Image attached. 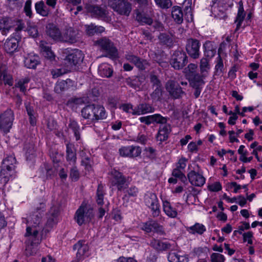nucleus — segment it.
Listing matches in <instances>:
<instances>
[{
    "label": "nucleus",
    "instance_id": "49530a36",
    "mask_svg": "<svg viewBox=\"0 0 262 262\" xmlns=\"http://www.w3.org/2000/svg\"><path fill=\"white\" fill-rule=\"evenodd\" d=\"M122 191L124 193V196L127 198L136 197L139 193V189L135 186H131Z\"/></svg>",
    "mask_w": 262,
    "mask_h": 262
},
{
    "label": "nucleus",
    "instance_id": "bf43d9fd",
    "mask_svg": "<svg viewBox=\"0 0 262 262\" xmlns=\"http://www.w3.org/2000/svg\"><path fill=\"white\" fill-rule=\"evenodd\" d=\"M162 95L161 86L156 87L154 91L151 94V98L155 101L160 100Z\"/></svg>",
    "mask_w": 262,
    "mask_h": 262
},
{
    "label": "nucleus",
    "instance_id": "2f4dec72",
    "mask_svg": "<svg viewBox=\"0 0 262 262\" xmlns=\"http://www.w3.org/2000/svg\"><path fill=\"white\" fill-rule=\"evenodd\" d=\"M18 47V41L15 38L7 39L4 46L5 50L8 53L15 52Z\"/></svg>",
    "mask_w": 262,
    "mask_h": 262
},
{
    "label": "nucleus",
    "instance_id": "e433bc0d",
    "mask_svg": "<svg viewBox=\"0 0 262 262\" xmlns=\"http://www.w3.org/2000/svg\"><path fill=\"white\" fill-rule=\"evenodd\" d=\"M98 73L102 77H110L112 75L113 70L109 64L103 63L99 66Z\"/></svg>",
    "mask_w": 262,
    "mask_h": 262
},
{
    "label": "nucleus",
    "instance_id": "de8ad7c7",
    "mask_svg": "<svg viewBox=\"0 0 262 262\" xmlns=\"http://www.w3.org/2000/svg\"><path fill=\"white\" fill-rule=\"evenodd\" d=\"M142 78L136 77L133 79L129 78L127 80V84L135 89H140L142 83Z\"/></svg>",
    "mask_w": 262,
    "mask_h": 262
},
{
    "label": "nucleus",
    "instance_id": "2eb2a0df",
    "mask_svg": "<svg viewBox=\"0 0 262 262\" xmlns=\"http://www.w3.org/2000/svg\"><path fill=\"white\" fill-rule=\"evenodd\" d=\"M173 242L152 239L150 241V246L158 252H163L173 249Z\"/></svg>",
    "mask_w": 262,
    "mask_h": 262
},
{
    "label": "nucleus",
    "instance_id": "0eeeda50",
    "mask_svg": "<svg viewBox=\"0 0 262 262\" xmlns=\"http://www.w3.org/2000/svg\"><path fill=\"white\" fill-rule=\"evenodd\" d=\"M108 5L120 15L128 16L132 10V5L127 0H109Z\"/></svg>",
    "mask_w": 262,
    "mask_h": 262
},
{
    "label": "nucleus",
    "instance_id": "603ef678",
    "mask_svg": "<svg viewBox=\"0 0 262 262\" xmlns=\"http://www.w3.org/2000/svg\"><path fill=\"white\" fill-rule=\"evenodd\" d=\"M156 5L163 9H167L172 6L171 0H154Z\"/></svg>",
    "mask_w": 262,
    "mask_h": 262
},
{
    "label": "nucleus",
    "instance_id": "4468645a",
    "mask_svg": "<svg viewBox=\"0 0 262 262\" xmlns=\"http://www.w3.org/2000/svg\"><path fill=\"white\" fill-rule=\"evenodd\" d=\"M189 182L194 186L201 187L205 183V178L200 170H192L187 174Z\"/></svg>",
    "mask_w": 262,
    "mask_h": 262
},
{
    "label": "nucleus",
    "instance_id": "aec40b11",
    "mask_svg": "<svg viewBox=\"0 0 262 262\" xmlns=\"http://www.w3.org/2000/svg\"><path fill=\"white\" fill-rule=\"evenodd\" d=\"M48 36L55 41H61L62 33L59 29L53 24H49L46 27Z\"/></svg>",
    "mask_w": 262,
    "mask_h": 262
},
{
    "label": "nucleus",
    "instance_id": "423d86ee",
    "mask_svg": "<svg viewBox=\"0 0 262 262\" xmlns=\"http://www.w3.org/2000/svg\"><path fill=\"white\" fill-rule=\"evenodd\" d=\"M84 55L79 50H74L69 54L64 60V64L70 71L75 70L77 66L80 64L83 60Z\"/></svg>",
    "mask_w": 262,
    "mask_h": 262
},
{
    "label": "nucleus",
    "instance_id": "a878e982",
    "mask_svg": "<svg viewBox=\"0 0 262 262\" xmlns=\"http://www.w3.org/2000/svg\"><path fill=\"white\" fill-rule=\"evenodd\" d=\"M134 2L139 5V9L143 12L152 14L154 12L153 4L151 0H134Z\"/></svg>",
    "mask_w": 262,
    "mask_h": 262
},
{
    "label": "nucleus",
    "instance_id": "09e8293b",
    "mask_svg": "<svg viewBox=\"0 0 262 262\" xmlns=\"http://www.w3.org/2000/svg\"><path fill=\"white\" fill-rule=\"evenodd\" d=\"M74 248H77V254L80 256H88L89 247L87 245H81L79 242L74 245Z\"/></svg>",
    "mask_w": 262,
    "mask_h": 262
},
{
    "label": "nucleus",
    "instance_id": "a19ab883",
    "mask_svg": "<svg viewBox=\"0 0 262 262\" xmlns=\"http://www.w3.org/2000/svg\"><path fill=\"white\" fill-rule=\"evenodd\" d=\"M245 15L246 13L244 11L243 3L242 2H239L238 12L235 20V23H237V28H239L241 26V24L245 18Z\"/></svg>",
    "mask_w": 262,
    "mask_h": 262
},
{
    "label": "nucleus",
    "instance_id": "6ab92c4d",
    "mask_svg": "<svg viewBox=\"0 0 262 262\" xmlns=\"http://www.w3.org/2000/svg\"><path fill=\"white\" fill-rule=\"evenodd\" d=\"M78 33L73 28L70 27L66 29L62 34L61 41L74 43L77 41Z\"/></svg>",
    "mask_w": 262,
    "mask_h": 262
},
{
    "label": "nucleus",
    "instance_id": "69168bd1",
    "mask_svg": "<svg viewBox=\"0 0 262 262\" xmlns=\"http://www.w3.org/2000/svg\"><path fill=\"white\" fill-rule=\"evenodd\" d=\"M211 262H224L225 257L223 255L213 253L210 256Z\"/></svg>",
    "mask_w": 262,
    "mask_h": 262
},
{
    "label": "nucleus",
    "instance_id": "37998d69",
    "mask_svg": "<svg viewBox=\"0 0 262 262\" xmlns=\"http://www.w3.org/2000/svg\"><path fill=\"white\" fill-rule=\"evenodd\" d=\"M25 148L26 149V156L27 160H31L36 156L33 144L31 143L26 145Z\"/></svg>",
    "mask_w": 262,
    "mask_h": 262
},
{
    "label": "nucleus",
    "instance_id": "20e7f679",
    "mask_svg": "<svg viewBox=\"0 0 262 262\" xmlns=\"http://www.w3.org/2000/svg\"><path fill=\"white\" fill-rule=\"evenodd\" d=\"M93 216V209L83 203L75 213V220L77 223L81 226L90 222Z\"/></svg>",
    "mask_w": 262,
    "mask_h": 262
},
{
    "label": "nucleus",
    "instance_id": "4c0bfd02",
    "mask_svg": "<svg viewBox=\"0 0 262 262\" xmlns=\"http://www.w3.org/2000/svg\"><path fill=\"white\" fill-rule=\"evenodd\" d=\"M94 110L95 117L96 118V121L104 119L106 118L107 115L103 106L94 105Z\"/></svg>",
    "mask_w": 262,
    "mask_h": 262
},
{
    "label": "nucleus",
    "instance_id": "f3484780",
    "mask_svg": "<svg viewBox=\"0 0 262 262\" xmlns=\"http://www.w3.org/2000/svg\"><path fill=\"white\" fill-rule=\"evenodd\" d=\"M165 88L170 96L175 99L179 98L184 93L178 83L173 80L168 81Z\"/></svg>",
    "mask_w": 262,
    "mask_h": 262
},
{
    "label": "nucleus",
    "instance_id": "5701e85b",
    "mask_svg": "<svg viewBox=\"0 0 262 262\" xmlns=\"http://www.w3.org/2000/svg\"><path fill=\"white\" fill-rule=\"evenodd\" d=\"M125 57L128 61L133 63L140 70H144L148 64L146 60L141 59L139 57L132 53H128Z\"/></svg>",
    "mask_w": 262,
    "mask_h": 262
},
{
    "label": "nucleus",
    "instance_id": "ea45409f",
    "mask_svg": "<svg viewBox=\"0 0 262 262\" xmlns=\"http://www.w3.org/2000/svg\"><path fill=\"white\" fill-rule=\"evenodd\" d=\"M187 231L189 233L195 234H202L206 231V227L203 224L195 223L194 225L187 228Z\"/></svg>",
    "mask_w": 262,
    "mask_h": 262
},
{
    "label": "nucleus",
    "instance_id": "7c9ffc66",
    "mask_svg": "<svg viewBox=\"0 0 262 262\" xmlns=\"http://www.w3.org/2000/svg\"><path fill=\"white\" fill-rule=\"evenodd\" d=\"M66 158L71 164H75L76 161V154L74 146L72 144L67 143L66 145Z\"/></svg>",
    "mask_w": 262,
    "mask_h": 262
},
{
    "label": "nucleus",
    "instance_id": "3c124183",
    "mask_svg": "<svg viewBox=\"0 0 262 262\" xmlns=\"http://www.w3.org/2000/svg\"><path fill=\"white\" fill-rule=\"evenodd\" d=\"M30 79L28 77L20 79L16 84L15 86L18 88L21 92L25 93L26 91L27 84L29 82Z\"/></svg>",
    "mask_w": 262,
    "mask_h": 262
},
{
    "label": "nucleus",
    "instance_id": "ddd939ff",
    "mask_svg": "<svg viewBox=\"0 0 262 262\" xmlns=\"http://www.w3.org/2000/svg\"><path fill=\"white\" fill-rule=\"evenodd\" d=\"M97 44L110 57L115 58L117 56V50L109 39L106 38L100 39L97 41Z\"/></svg>",
    "mask_w": 262,
    "mask_h": 262
},
{
    "label": "nucleus",
    "instance_id": "b1692460",
    "mask_svg": "<svg viewBox=\"0 0 262 262\" xmlns=\"http://www.w3.org/2000/svg\"><path fill=\"white\" fill-rule=\"evenodd\" d=\"M88 12L92 16L98 18H104L106 16V10L98 6L88 5L86 6Z\"/></svg>",
    "mask_w": 262,
    "mask_h": 262
},
{
    "label": "nucleus",
    "instance_id": "39448f33",
    "mask_svg": "<svg viewBox=\"0 0 262 262\" xmlns=\"http://www.w3.org/2000/svg\"><path fill=\"white\" fill-rule=\"evenodd\" d=\"M111 187L115 186L118 191H124L128 186L126 178L115 169H112L110 172Z\"/></svg>",
    "mask_w": 262,
    "mask_h": 262
},
{
    "label": "nucleus",
    "instance_id": "c85d7f7f",
    "mask_svg": "<svg viewBox=\"0 0 262 262\" xmlns=\"http://www.w3.org/2000/svg\"><path fill=\"white\" fill-rule=\"evenodd\" d=\"M154 111V108L148 104L141 103L134 108V115H141Z\"/></svg>",
    "mask_w": 262,
    "mask_h": 262
},
{
    "label": "nucleus",
    "instance_id": "6e6552de",
    "mask_svg": "<svg viewBox=\"0 0 262 262\" xmlns=\"http://www.w3.org/2000/svg\"><path fill=\"white\" fill-rule=\"evenodd\" d=\"M144 203L151 212L153 217H157L160 214V204L156 194L154 193L149 192L144 196Z\"/></svg>",
    "mask_w": 262,
    "mask_h": 262
},
{
    "label": "nucleus",
    "instance_id": "f257e3e1",
    "mask_svg": "<svg viewBox=\"0 0 262 262\" xmlns=\"http://www.w3.org/2000/svg\"><path fill=\"white\" fill-rule=\"evenodd\" d=\"M16 161L12 155L6 157L3 161L0 171V183L6 184L15 176Z\"/></svg>",
    "mask_w": 262,
    "mask_h": 262
},
{
    "label": "nucleus",
    "instance_id": "1a4fd4ad",
    "mask_svg": "<svg viewBox=\"0 0 262 262\" xmlns=\"http://www.w3.org/2000/svg\"><path fill=\"white\" fill-rule=\"evenodd\" d=\"M14 116L13 112L8 109L0 115V129L5 133L9 132L12 127Z\"/></svg>",
    "mask_w": 262,
    "mask_h": 262
},
{
    "label": "nucleus",
    "instance_id": "7ed1b4c3",
    "mask_svg": "<svg viewBox=\"0 0 262 262\" xmlns=\"http://www.w3.org/2000/svg\"><path fill=\"white\" fill-rule=\"evenodd\" d=\"M30 229L28 228L25 234L27 237L26 242V248L25 250V254L27 256H32L36 253V247L41 241L40 236L36 235V230H34L32 234L30 233Z\"/></svg>",
    "mask_w": 262,
    "mask_h": 262
},
{
    "label": "nucleus",
    "instance_id": "393cba45",
    "mask_svg": "<svg viewBox=\"0 0 262 262\" xmlns=\"http://www.w3.org/2000/svg\"><path fill=\"white\" fill-rule=\"evenodd\" d=\"M170 132V125L165 123L161 125L159 127L158 133L156 136V139L160 143L166 140L168 137V135Z\"/></svg>",
    "mask_w": 262,
    "mask_h": 262
},
{
    "label": "nucleus",
    "instance_id": "a18cd8bd",
    "mask_svg": "<svg viewBox=\"0 0 262 262\" xmlns=\"http://www.w3.org/2000/svg\"><path fill=\"white\" fill-rule=\"evenodd\" d=\"M250 147L251 149H253L251 154L255 156L258 161L261 162V158L258 156V152L262 151V146L259 145L257 142L255 141L251 144Z\"/></svg>",
    "mask_w": 262,
    "mask_h": 262
},
{
    "label": "nucleus",
    "instance_id": "a211bd4d",
    "mask_svg": "<svg viewBox=\"0 0 262 262\" xmlns=\"http://www.w3.org/2000/svg\"><path fill=\"white\" fill-rule=\"evenodd\" d=\"M58 211L59 209L57 206H52L48 214V220L45 227L42 229V230H45V232L49 231L56 223V217Z\"/></svg>",
    "mask_w": 262,
    "mask_h": 262
},
{
    "label": "nucleus",
    "instance_id": "f8f14e48",
    "mask_svg": "<svg viewBox=\"0 0 262 262\" xmlns=\"http://www.w3.org/2000/svg\"><path fill=\"white\" fill-rule=\"evenodd\" d=\"M141 151V148L139 146L134 145L122 146L119 150L120 155L121 157L130 158L139 156Z\"/></svg>",
    "mask_w": 262,
    "mask_h": 262
},
{
    "label": "nucleus",
    "instance_id": "473e14b6",
    "mask_svg": "<svg viewBox=\"0 0 262 262\" xmlns=\"http://www.w3.org/2000/svg\"><path fill=\"white\" fill-rule=\"evenodd\" d=\"M40 48L41 52L46 58L50 60L54 59L55 55L51 50V47L47 42L42 41H41Z\"/></svg>",
    "mask_w": 262,
    "mask_h": 262
},
{
    "label": "nucleus",
    "instance_id": "680f3d73",
    "mask_svg": "<svg viewBox=\"0 0 262 262\" xmlns=\"http://www.w3.org/2000/svg\"><path fill=\"white\" fill-rule=\"evenodd\" d=\"M181 259H183V257L180 256L175 252L169 253L168 256L169 262H182Z\"/></svg>",
    "mask_w": 262,
    "mask_h": 262
},
{
    "label": "nucleus",
    "instance_id": "4be33fe9",
    "mask_svg": "<svg viewBox=\"0 0 262 262\" xmlns=\"http://www.w3.org/2000/svg\"><path fill=\"white\" fill-rule=\"evenodd\" d=\"M162 202L163 211L169 217L175 218L178 215V212L171 205L170 203L165 198L161 197Z\"/></svg>",
    "mask_w": 262,
    "mask_h": 262
},
{
    "label": "nucleus",
    "instance_id": "864d4df0",
    "mask_svg": "<svg viewBox=\"0 0 262 262\" xmlns=\"http://www.w3.org/2000/svg\"><path fill=\"white\" fill-rule=\"evenodd\" d=\"M224 68V64L223 60L220 55H219L218 57L216 58V63L215 66V75H220L223 73V70Z\"/></svg>",
    "mask_w": 262,
    "mask_h": 262
},
{
    "label": "nucleus",
    "instance_id": "412c9836",
    "mask_svg": "<svg viewBox=\"0 0 262 262\" xmlns=\"http://www.w3.org/2000/svg\"><path fill=\"white\" fill-rule=\"evenodd\" d=\"M15 25V20L8 17L3 18L0 19V32L6 35Z\"/></svg>",
    "mask_w": 262,
    "mask_h": 262
},
{
    "label": "nucleus",
    "instance_id": "9b49d317",
    "mask_svg": "<svg viewBox=\"0 0 262 262\" xmlns=\"http://www.w3.org/2000/svg\"><path fill=\"white\" fill-rule=\"evenodd\" d=\"M201 43L195 39H189L186 45V51L188 55L193 59H198L200 55Z\"/></svg>",
    "mask_w": 262,
    "mask_h": 262
},
{
    "label": "nucleus",
    "instance_id": "774afa93",
    "mask_svg": "<svg viewBox=\"0 0 262 262\" xmlns=\"http://www.w3.org/2000/svg\"><path fill=\"white\" fill-rule=\"evenodd\" d=\"M83 103V101L81 98H71L68 102V105L73 107L74 105H80Z\"/></svg>",
    "mask_w": 262,
    "mask_h": 262
},
{
    "label": "nucleus",
    "instance_id": "13d9d810",
    "mask_svg": "<svg viewBox=\"0 0 262 262\" xmlns=\"http://www.w3.org/2000/svg\"><path fill=\"white\" fill-rule=\"evenodd\" d=\"M196 69V64L190 63L187 67L185 69V73L187 76L191 77L195 74Z\"/></svg>",
    "mask_w": 262,
    "mask_h": 262
},
{
    "label": "nucleus",
    "instance_id": "dca6fc26",
    "mask_svg": "<svg viewBox=\"0 0 262 262\" xmlns=\"http://www.w3.org/2000/svg\"><path fill=\"white\" fill-rule=\"evenodd\" d=\"M139 120L141 122L144 123L147 125L154 123H158L163 125L166 123L167 121L166 118L163 117L159 114L141 117L139 118Z\"/></svg>",
    "mask_w": 262,
    "mask_h": 262
},
{
    "label": "nucleus",
    "instance_id": "cd10ccee",
    "mask_svg": "<svg viewBox=\"0 0 262 262\" xmlns=\"http://www.w3.org/2000/svg\"><path fill=\"white\" fill-rule=\"evenodd\" d=\"M94 104L88 105L84 107L81 110V115L82 117L85 119H88V121L93 122L96 121L94 112Z\"/></svg>",
    "mask_w": 262,
    "mask_h": 262
},
{
    "label": "nucleus",
    "instance_id": "8fccbe9b",
    "mask_svg": "<svg viewBox=\"0 0 262 262\" xmlns=\"http://www.w3.org/2000/svg\"><path fill=\"white\" fill-rule=\"evenodd\" d=\"M104 194V191L103 186L101 185H99L96 193V201L98 205H102L103 204Z\"/></svg>",
    "mask_w": 262,
    "mask_h": 262
},
{
    "label": "nucleus",
    "instance_id": "6e6d98bb",
    "mask_svg": "<svg viewBox=\"0 0 262 262\" xmlns=\"http://www.w3.org/2000/svg\"><path fill=\"white\" fill-rule=\"evenodd\" d=\"M26 110L28 116H29V121L30 124L34 126L36 124V119L35 115V113L33 109L30 106H27Z\"/></svg>",
    "mask_w": 262,
    "mask_h": 262
},
{
    "label": "nucleus",
    "instance_id": "338daca9",
    "mask_svg": "<svg viewBox=\"0 0 262 262\" xmlns=\"http://www.w3.org/2000/svg\"><path fill=\"white\" fill-rule=\"evenodd\" d=\"M244 242H247L248 244H253V233L252 231H248L243 234Z\"/></svg>",
    "mask_w": 262,
    "mask_h": 262
},
{
    "label": "nucleus",
    "instance_id": "58836bf2",
    "mask_svg": "<svg viewBox=\"0 0 262 262\" xmlns=\"http://www.w3.org/2000/svg\"><path fill=\"white\" fill-rule=\"evenodd\" d=\"M209 59L202 58L200 60V69L201 73H203L204 76H208L210 70Z\"/></svg>",
    "mask_w": 262,
    "mask_h": 262
},
{
    "label": "nucleus",
    "instance_id": "5fc2aeb1",
    "mask_svg": "<svg viewBox=\"0 0 262 262\" xmlns=\"http://www.w3.org/2000/svg\"><path fill=\"white\" fill-rule=\"evenodd\" d=\"M69 71V69L66 67L65 68L53 69L51 71V74L53 78H56L66 73H67Z\"/></svg>",
    "mask_w": 262,
    "mask_h": 262
},
{
    "label": "nucleus",
    "instance_id": "052dcab7",
    "mask_svg": "<svg viewBox=\"0 0 262 262\" xmlns=\"http://www.w3.org/2000/svg\"><path fill=\"white\" fill-rule=\"evenodd\" d=\"M1 77L4 81L5 84L12 86L13 83V78L12 76L8 74L6 71H4L2 74Z\"/></svg>",
    "mask_w": 262,
    "mask_h": 262
},
{
    "label": "nucleus",
    "instance_id": "72a5a7b5",
    "mask_svg": "<svg viewBox=\"0 0 262 262\" xmlns=\"http://www.w3.org/2000/svg\"><path fill=\"white\" fill-rule=\"evenodd\" d=\"M136 19L142 24L151 25L152 24V19L149 16L145 15V14L151 15L149 13L143 12L142 10H137L136 12Z\"/></svg>",
    "mask_w": 262,
    "mask_h": 262
},
{
    "label": "nucleus",
    "instance_id": "9d476101",
    "mask_svg": "<svg viewBox=\"0 0 262 262\" xmlns=\"http://www.w3.org/2000/svg\"><path fill=\"white\" fill-rule=\"evenodd\" d=\"M170 64L175 69H182L187 63V57L183 51H176L170 60Z\"/></svg>",
    "mask_w": 262,
    "mask_h": 262
},
{
    "label": "nucleus",
    "instance_id": "bb28decb",
    "mask_svg": "<svg viewBox=\"0 0 262 262\" xmlns=\"http://www.w3.org/2000/svg\"><path fill=\"white\" fill-rule=\"evenodd\" d=\"M24 62L26 68L34 69L39 64V58L37 55L28 54L25 57Z\"/></svg>",
    "mask_w": 262,
    "mask_h": 262
},
{
    "label": "nucleus",
    "instance_id": "f704fd0d",
    "mask_svg": "<svg viewBox=\"0 0 262 262\" xmlns=\"http://www.w3.org/2000/svg\"><path fill=\"white\" fill-rule=\"evenodd\" d=\"M158 38L161 43L166 45L167 46L171 47L173 43V37L170 33H160L158 36Z\"/></svg>",
    "mask_w": 262,
    "mask_h": 262
},
{
    "label": "nucleus",
    "instance_id": "79ce46f5",
    "mask_svg": "<svg viewBox=\"0 0 262 262\" xmlns=\"http://www.w3.org/2000/svg\"><path fill=\"white\" fill-rule=\"evenodd\" d=\"M35 10L37 13L43 16H47L49 13V11L42 1L35 4Z\"/></svg>",
    "mask_w": 262,
    "mask_h": 262
},
{
    "label": "nucleus",
    "instance_id": "4d7b16f0",
    "mask_svg": "<svg viewBox=\"0 0 262 262\" xmlns=\"http://www.w3.org/2000/svg\"><path fill=\"white\" fill-rule=\"evenodd\" d=\"M183 171V170H180V169L176 167L172 171V176L175 178H179L181 181L185 182L186 181L187 179Z\"/></svg>",
    "mask_w": 262,
    "mask_h": 262
},
{
    "label": "nucleus",
    "instance_id": "0e129e2a",
    "mask_svg": "<svg viewBox=\"0 0 262 262\" xmlns=\"http://www.w3.org/2000/svg\"><path fill=\"white\" fill-rule=\"evenodd\" d=\"M67 85V82L64 80L58 82L55 86V91L57 93H61L66 89Z\"/></svg>",
    "mask_w": 262,
    "mask_h": 262
},
{
    "label": "nucleus",
    "instance_id": "e2e57ef3",
    "mask_svg": "<svg viewBox=\"0 0 262 262\" xmlns=\"http://www.w3.org/2000/svg\"><path fill=\"white\" fill-rule=\"evenodd\" d=\"M147 139L146 136L142 134L139 133L137 136L134 137L132 141L140 143L141 144H145Z\"/></svg>",
    "mask_w": 262,
    "mask_h": 262
},
{
    "label": "nucleus",
    "instance_id": "c9c22d12",
    "mask_svg": "<svg viewBox=\"0 0 262 262\" xmlns=\"http://www.w3.org/2000/svg\"><path fill=\"white\" fill-rule=\"evenodd\" d=\"M171 15L177 24H180L183 22V14L180 7L176 6L172 7Z\"/></svg>",
    "mask_w": 262,
    "mask_h": 262
},
{
    "label": "nucleus",
    "instance_id": "f03ea898",
    "mask_svg": "<svg viewBox=\"0 0 262 262\" xmlns=\"http://www.w3.org/2000/svg\"><path fill=\"white\" fill-rule=\"evenodd\" d=\"M45 208L43 204H40V209L39 210L37 209L36 211L32 212L27 217L23 219V223L27 225L26 230L28 228L30 229V233L33 232L34 230L37 231L36 235H39V232L42 230V227L40 226L41 220L42 217V212L43 211V209Z\"/></svg>",
    "mask_w": 262,
    "mask_h": 262
},
{
    "label": "nucleus",
    "instance_id": "c03bdc74",
    "mask_svg": "<svg viewBox=\"0 0 262 262\" xmlns=\"http://www.w3.org/2000/svg\"><path fill=\"white\" fill-rule=\"evenodd\" d=\"M69 126L74 132L76 140H79L80 138V127L77 122L74 120H70Z\"/></svg>",
    "mask_w": 262,
    "mask_h": 262
},
{
    "label": "nucleus",
    "instance_id": "c756f323",
    "mask_svg": "<svg viewBox=\"0 0 262 262\" xmlns=\"http://www.w3.org/2000/svg\"><path fill=\"white\" fill-rule=\"evenodd\" d=\"M204 51V54L205 58L209 59L213 57L216 53V48L214 47L213 44L210 41H206L203 45Z\"/></svg>",
    "mask_w": 262,
    "mask_h": 262
}]
</instances>
